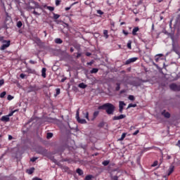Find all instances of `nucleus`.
Segmentation results:
<instances>
[{"label": "nucleus", "mask_w": 180, "mask_h": 180, "mask_svg": "<svg viewBox=\"0 0 180 180\" xmlns=\"http://www.w3.org/2000/svg\"><path fill=\"white\" fill-rule=\"evenodd\" d=\"M98 110H105L106 113L108 115H113V113H115V109H116V108L113 105V104L106 103L102 105L98 106Z\"/></svg>", "instance_id": "obj_1"}, {"label": "nucleus", "mask_w": 180, "mask_h": 180, "mask_svg": "<svg viewBox=\"0 0 180 180\" xmlns=\"http://www.w3.org/2000/svg\"><path fill=\"white\" fill-rule=\"evenodd\" d=\"M76 119L78 123H80L81 124H86V120L85 119H81L79 117V108L76 112Z\"/></svg>", "instance_id": "obj_2"}, {"label": "nucleus", "mask_w": 180, "mask_h": 180, "mask_svg": "<svg viewBox=\"0 0 180 180\" xmlns=\"http://www.w3.org/2000/svg\"><path fill=\"white\" fill-rule=\"evenodd\" d=\"M126 106V103L124 101H119V112L123 113V109Z\"/></svg>", "instance_id": "obj_3"}, {"label": "nucleus", "mask_w": 180, "mask_h": 180, "mask_svg": "<svg viewBox=\"0 0 180 180\" xmlns=\"http://www.w3.org/2000/svg\"><path fill=\"white\" fill-rule=\"evenodd\" d=\"M137 60H139V58H131L126 60L125 65H129V64H131V63H135V61H137Z\"/></svg>", "instance_id": "obj_4"}, {"label": "nucleus", "mask_w": 180, "mask_h": 180, "mask_svg": "<svg viewBox=\"0 0 180 180\" xmlns=\"http://www.w3.org/2000/svg\"><path fill=\"white\" fill-rule=\"evenodd\" d=\"M6 44H3L1 46V50H5L6 49H8L9 46H11V41H5Z\"/></svg>", "instance_id": "obj_5"}, {"label": "nucleus", "mask_w": 180, "mask_h": 180, "mask_svg": "<svg viewBox=\"0 0 180 180\" xmlns=\"http://www.w3.org/2000/svg\"><path fill=\"white\" fill-rule=\"evenodd\" d=\"M126 117V115L121 114L120 116H114L112 117V120H120L122 119H124Z\"/></svg>", "instance_id": "obj_6"}, {"label": "nucleus", "mask_w": 180, "mask_h": 180, "mask_svg": "<svg viewBox=\"0 0 180 180\" xmlns=\"http://www.w3.org/2000/svg\"><path fill=\"white\" fill-rule=\"evenodd\" d=\"M169 88H170V89H172V91H179V86L176 84H170Z\"/></svg>", "instance_id": "obj_7"}, {"label": "nucleus", "mask_w": 180, "mask_h": 180, "mask_svg": "<svg viewBox=\"0 0 180 180\" xmlns=\"http://www.w3.org/2000/svg\"><path fill=\"white\" fill-rule=\"evenodd\" d=\"M175 169V166L171 165L168 169L167 176H169L172 172H174V170Z\"/></svg>", "instance_id": "obj_8"}, {"label": "nucleus", "mask_w": 180, "mask_h": 180, "mask_svg": "<svg viewBox=\"0 0 180 180\" xmlns=\"http://www.w3.org/2000/svg\"><path fill=\"white\" fill-rule=\"evenodd\" d=\"M162 115L166 117V119H169V117H171V114L168 112H165V110L162 112Z\"/></svg>", "instance_id": "obj_9"}, {"label": "nucleus", "mask_w": 180, "mask_h": 180, "mask_svg": "<svg viewBox=\"0 0 180 180\" xmlns=\"http://www.w3.org/2000/svg\"><path fill=\"white\" fill-rule=\"evenodd\" d=\"M161 57H164V54H162V53H159V54L156 55V56H155V61L156 63H158V61H160V59L161 58Z\"/></svg>", "instance_id": "obj_10"}, {"label": "nucleus", "mask_w": 180, "mask_h": 180, "mask_svg": "<svg viewBox=\"0 0 180 180\" xmlns=\"http://www.w3.org/2000/svg\"><path fill=\"white\" fill-rule=\"evenodd\" d=\"M9 120H10V118H9V116H8V115H4V116H3V117L1 118V122H9Z\"/></svg>", "instance_id": "obj_11"}, {"label": "nucleus", "mask_w": 180, "mask_h": 180, "mask_svg": "<svg viewBox=\"0 0 180 180\" xmlns=\"http://www.w3.org/2000/svg\"><path fill=\"white\" fill-rule=\"evenodd\" d=\"M140 30V28L139 27H135L132 30V34L133 36H137V32Z\"/></svg>", "instance_id": "obj_12"}, {"label": "nucleus", "mask_w": 180, "mask_h": 180, "mask_svg": "<svg viewBox=\"0 0 180 180\" xmlns=\"http://www.w3.org/2000/svg\"><path fill=\"white\" fill-rule=\"evenodd\" d=\"M46 70H47L46 69V68H43L42 70H41V77L43 78H46Z\"/></svg>", "instance_id": "obj_13"}, {"label": "nucleus", "mask_w": 180, "mask_h": 180, "mask_svg": "<svg viewBox=\"0 0 180 180\" xmlns=\"http://www.w3.org/2000/svg\"><path fill=\"white\" fill-rule=\"evenodd\" d=\"M27 172L29 174V175H32V174L34 172V167H32L29 169H27Z\"/></svg>", "instance_id": "obj_14"}, {"label": "nucleus", "mask_w": 180, "mask_h": 180, "mask_svg": "<svg viewBox=\"0 0 180 180\" xmlns=\"http://www.w3.org/2000/svg\"><path fill=\"white\" fill-rule=\"evenodd\" d=\"M79 88H81L82 89H85L86 86H88L86 84H84V83H80L78 85Z\"/></svg>", "instance_id": "obj_15"}, {"label": "nucleus", "mask_w": 180, "mask_h": 180, "mask_svg": "<svg viewBox=\"0 0 180 180\" xmlns=\"http://www.w3.org/2000/svg\"><path fill=\"white\" fill-rule=\"evenodd\" d=\"M108 30H103V35L105 39H109V34H108Z\"/></svg>", "instance_id": "obj_16"}, {"label": "nucleus", "mask_w": 180, "mask_h": 180, "mask_svg": "<svg viewBox=\"0 0 180 180\" xmlns=\"http://www.w3.org/2000/svg\"><path fill=\"white\" fill-rule=\"evenodd\" d=\"M76 172L78 175H84V172L79 168L77 169Z\"/></svg>", "instance_id": "obj_17"}, {"label": "nucleus", "mask_w": 180, "mask_h": 180, "mask_svg": "<svg viewBox=\"0 0 180 180\" xmlns=\"http://www.w3.org/2000/svg\"><path fill=\"white\" fill-rule=\"evenodd\" d=\"M83 115H84V117H86V119H87V120H89V112H88V111L83 112Z\"/></svg>", "instance_id": "obj_18"}, {"label": "nucleus", "mask_w": 180, "mask_h": 180, "mask_svg": "<svg viewBox=\"0 0 180 180\" xmlns=\"http://www.w3.org/2000/svg\"><path fill=\"white\" fill-rule=\"evenodd\" d=\"M55 43H56V44H61L63 43V41L61 39L57 38L55 39Z\"/></svg>", "instance_id": "obj_19"}, {"label": "nucleus", "mask_w": 180, "mask_h": 180, "mask_svg": "<svg viewBox=\"0 0 180 180\" xmlns=\"http://www.w3.org/2000/svg\"><path fill=\"white\" fill-rule=\"evenodd\" d=\"M98 71H99V69L98 68H93L90 72L91 74H96L98 72Z\"/></svg>", "instance_id": "obj_20"}, {"label": "nucleus", "mask_w": 180, "mask_h": 180, "mask_svg": "<svg viewBox=\"0 0 180 180\" xmlns=\"http://www.w3.org/2000/svg\"><path fill=\"white\" fill-rule=\"evenodd\" d=\"M136 107H137V104L129 103L127 109H130V108H136Z\"/></svg>", "instance_id": "obj_21"}, {"label": "nucleus", "mask_w": 180, "mask_h": 180, "mask_svg": "<svg viewBox=\"0 0 180 180\" xmlns=\"http://www.w3.org/2000/svg\"><path fill=\"white\" fill-rule=\"evenodd\" d=\"M98 115H99V111H95L93 114L94 119H96V117H98Z\"/></svg>", "instance_id": "obj_22"}, {"label": "nucleus", "mask_w": 180, "mask_h": 180, "mask_svg": "<svg viewBox=\"0 0 180 180\" xmlns=\"http://www.w3.org/2000/svg\"><path fill=\"white\" fill-rule=\"evenodd\" d=\"M27 72H28V74H34L36 72V70L28 68L27 69Z\"/></svg>", "instance_id": "obj_23"}, {"label": "nucleus", "mask_w": 180, "mask_h": 180, "mask_svg": "<svg viewBox=\"0 0 180 180\" xmlns=\"http://www.w3.org/2000/svg\"><path fill=\"white\" fill-rule=\"evenodd\" d=\"M126 133H123L121 136V139H119L120 141H123V140H124V138L126 137Z\"/></svg>", "instance_id": "obj_24"}, {"label": "nucleus", "mask_w": 180, "mask_h": 180, "mask_svg": "<svg viewBox=\"0 0 180 180\" xmlns=\"http://www.w3.org/2000/svg\"><path fill=\"white\" fill-rule=\"evenodd\" d=\"M52 137H53V133H51V132H48L47 134H46V138H47L48 139H51Z\"/></svg>", "instance_id": "obj_25"}, {"label": "nucleus", "mask_w": 180, "mask_h": 180, "mask_svg": "<svg viewBox=\"0 0 180 180\" xmlns=\"http://www.w3.org/2000/svg\"><path fill=\"white\" fill-rule=\"evenodd\" d=\"M38 153H39V154H41V155H44V154H46V150L41 149Z\"/></svg>", "instance_id": "obj_26"}, {"label": "nucleus", "mask_w": 180, "mask_h": 180, "mask_svg": "<svg viewBox=\"0 0 180 180\" xmlns=\"http://www.w3.org/2000/svg\"><path fill=\"white\" fill-rule=\"evenodd\" d=\"M22 26H23V23H22V21H18L17 22V27L20 28L22 27Z\"/></svg>", "instance_id": "obj_27"}, {"label": "nucleus", "mask_w": 180, "mask_h": 180, "mask_svg": "<svg viewBox=\"0 0 180 180\" xmlns=\"http://www.w3.org/2000/svg\"><path fill=\"white\" fill-rule=\"evenodd\" d=\"M76 4H78V2H75L70 7H66L65 8V11H70V9H71V6H74V5H75Z\"/></svg>", "instance_id": "obj_28"}, {"label": "nucleus", "mask_w": 180, "mask_h": 180, "mask_svg": "<svg viewBox=\"0 0 180 180\" xmlns=\"http://www.w3.org/2000/svg\"><path fill=\"white\" fill-rule=\"evenodd\" d=\"M92 178H93V176L92 175H87V176H86V177L84 178V180H91V179H92Z\"/></svg>", "instance_id": "obj_29"}, {"label": "nucleus", "mask_w": 180, "mask_h": 180, "mask_svg": "<svg viewBox=\"0 0 180 180\" xmlns=\"http://www.w3.org/2000/svg\"><path fill=\"white\" fill-rule=\"evenodd\" d=\"M103 165H104V167H106L108 165H109V160H105L102 162Z\"/></svg>", "instance_id": "obj_30"}, {"label": "nucleus", "mask_w": 180, "mask_h": 180, "mask_svg": "<svg viewBox=\"0 0 180 180\" xmlns=\"http://www.w3.org/2000/svg\"><path fill=\"white\" fill-rule=\"evenodd\" d=\"M110 178H111L112 180H119V176H117L111 175Z\"/></svg>", "instance_id": "obj_31"}, {"label": "nucleus", "mask_w": 180, "mask_h": 180, "mask_svg": "<svg viewBox=\"0 0 180 180\" xmlns=\"http://www.w3.org/2000/svg\"><path fill=\"white\" fill-rule=\"evenodd\" d=\"M117 87L115 88V91H120V83H116Z\"/></svg>", "instance_id": "obj_32"}, {"label": "nucleus", "mask_w": 180, "mask_h": 180, "mask_svg": "<svg viewBox=\"0 0 180 180\" xmlns=\"http://www.w3.org/2000/svg\"><path fill=\"white\" fill-rule=\"evenodd\" d=\"M6 95V91H3L0 94V98H5V96Z\"/></svg>", "instance_id": "obj_33"}, {"label": "nucleus", "mask_w": 180, "mask_h": 180, "mask_svg": "<svg viewBox=\"0 0 180 180\" xmlns=\"http://www.w3.org/2000/svg\"><path fill=\"white\" fill-rule=\"evenodd\" d=\"M178 49H180V48L179 47L174 48V51H175V53H176V54H179V50Z\"/></svg>", "instance_id": "obj_34"}, {"label": "nucleus", "mask_w": 180, "mask_h": 180, "mask_svg": "<svg viewBox=\"0 0 180 180\" xmlns=\"http://www.w3.org/2000/svg\"><path fill=\"white\" fill-rule=\"evenodd\" d=\"M111 25V30H113V28L115 27V22L110 21Z\"/></svg>", "instance_id": "obj_35"}, {"label": "nucleus", "mask_w": 180, "mask_h": 180, "mask_svg": "<svg viewBox=\"0 0 180 180\" xmlns=\"http://www.w3.org/2000/svg\"><path fill=\"white\" fill-rule=\"evenodd\" d=\"M58 18H60V15L53 13V19H58Z\"/></svg>", "instance_id": "obj_36"}, {"label": "nucleus", "mask_w": 180, "mask_h": 180, "mask_svg": "<svg viewBox=\"0 0 180 180\" xmlns=\"http://www.w3.org/2000/svg\"><path fill=\"white\" fill-rule=\"evenodd\" d=\"M128 99H129V101H134V96L133 95L129 96Z\"/></svg>", "instance_id": "obj_37"}, {"label": "nucleus", "mask_w": 180, "mask_h": 180, "mask_svg": "<svg viewBox=\"0 0 180 180\" xmlns=\"http://www.w3.org/2000/svg\"><path fill=\"white\" fill-rule=\"evenodd\" d=\"M127 47L129 50H131V41L127 43Z\"/></svg>", "instance_id": "obj_38"}, {"label": "nucleus", "mask_w": 180, "mask_h": 180, "mask_svg": "<svg viewBox=\"0 0 180 180\" xmlns=\"http://www.w3.org/2000/svg\"><path fill=\"white\" fill-rule=\"evenodd\" d=\"M47 9H49V11H50L51 12H53V11H54V7L47 6Z\"/></svg>", "instance_id": "obj_39"}, {"label": "nucleus", "mask_w": 180, "mask_h": 180, "mask_svg": "<svg viewBox=\"0 0 180 180\" xmlns=\"http://www.w3.org/2000/svg\"><path fill=\"white\" fill-rule=\"evenodd\" d=\"M61 4V0H56V6H58Z\"/></svg>", "instance_id": "obj_40"}, {"label": "nucleus", "mask_w": 180, "mask_h": 180, "mask_svg": "<svg viewBox=\"0 0 180 180\" xmlns=\"http://www.w3.org/2000/svg\"><path fill=\"white\" fill-rule=\"evenodd\" d=\"M4 84H5V80H4V79H0V86H2Z\"/></svg>", "instance_id": "obj_41"}, {"label": "nucleus", "mask_w": 180, "mask_h": 180, "mask_svg": "<svg viewBox=\"0 0 180 180\" xmlns=\"http://www.w3.org/2000/svg\"><path fill=\"white\" fill-rule=\"evenodd\" d=\"M7 99L8 101H12V99H13V96H12L11 95H8Z\"/></svg>", "instance_id": "obj_42"}, {"label": "nucleus", "mask_w": 180, "mask_h": 180, "mask_svg": "<svg viewBox=\"0 0 180 180\" xmlns=\"http://www.w3.org/2000/svg\"><path fill=\"white\" fill-rule=\"evenodd\" d=\"M97 13L98 14V15H103V11H102L101 10H97Z\"/></svg>", "instance_id": "obj_43"}, {"label": "nucleus", "mask_w": 180, "mask_h": 180, "mask_svg": "<svg viewBox=\"0 0 180 180\" xmlns=\"http://www.w3.org/2000/svg\"><path fill=\"white\" fill-rule=\"evenodd\" d=\"M157 165H158V161H155L152 165V167H157Z\"/></svg>", "instance_id": "obj_44"}, {"label": "nucleus", "mask_w": 180, "mask_h": 180, "mask_svg": "<svg viewBox=\"0 0 180 180\" xmlns=\"http://www.w3.org/2000/svg\"><path fill=\"white\" fill-rule=\"evenodd\" d=\"M20 77L22 78V79H25V77H26V75L25 74H23V73H21L20 75Z\"/></svg>", "instance_id": "obj_45"}, {"label": "nucleus", "mask_w": 180, "mask_h": 180, "mask_svg": "<svg viewBox=\"0 0 180 180\" xmlns=\"http://www.w3.org/2000/svg\"><path fill=\"white\" fill-rule=\"evenodd\" d=\"M139 133H140V131L139 130H136L135 132H134L132 134L133 136H137V134H139Z\"/></svg>", "instance_id": "obj_46"}, {"label": "nucleus", "mask_w": 180, "mask_h": 180, "mask_svg": "<svg viewBox=\"0 0 180 180\" xmlns=\"http://www.w3.org/2000/svg\"><path fill=\"white\" fill-rule=\"evenodd\" d=\"M56 95H60V89H56Z\"/></svg>", "instance_id": "obj_47"}, {"label": "nucleus", "mask_w": 180, "mask_h": 180, "mask_svg": "<svg viewBox=\"0 0 180 180\" xmlns=\"http://www.w3.org/2000/svg\"><path fill=\"white\" fill-rule=\"evenodd\" d=\"M122 33L123 34H124L125 36H127L129 34V32H127L126 30H122Z\"/></svg>", "instance_id": "obj_48"}, {"label": "nucleus", "mask_w": 180, "mask_h": 180, "mask_svg": "<svg viewBox=\"0 0 180 180\" xmlns=\"http://www.w3.org/2000/svg\"><path fill=\"white\" fill-rule=\"evenodd\" d=\"M37 160V158H31L30 161H32V162H34Z\"/></svg>", "instance_id": "obj_49"}, {"label": "nucleus", "mask_w": 180, "mask_h": 180, "mask_svg": "<svg viewBox=\"0 0 180 180\" xmlns=\"http://www.w3.org/2000/svg\"><path fill=\"white\" fill-rule=\"evenodd\" d=\"M13 113H15V111L11 112V113H9L7 116H8V117H11V116L13 115Z\"/></svg>", "instance_id": "obj_50"}, {"label": "nucleus", "mask_w": 180, "mask_h": 180, "mask_svg": "<svg viewBox=\"0 0 180 180\" xmlns=\"http://www.w3.org/2000/svg\"><path fill=\"white\" fill-rule=\"evenodd\" d=\"M36 61H34V60H30V64H36Z\"/></svg>", "instance_id": "obj_51"}, {"label": "nucleus", "mask_w": 180, "mask_h": 180, "mask_svg": "<svg viewBox=\"0 0 180 180\" xmlns=\"http://www.w3.org/2000/svg\"><path fill=\"white\" fill-rule=\"evenodd\" d=\"M130 130H136V127L131 126V127H130Z\"/></svg>", "instance_id": "obj_52"}, {"label": "nucleus", "mask_w": 180, "mask_h": 180, "mask_svg": "<svg viewBox=\"0 0 180 180\" xmlns=\"http://www.w3.org/2000/svg\"><path fill=\"white\" fill-rule=\"evenodd\" d=\"M13 137L11 135H8V140H12Z\"/></svg>", "instance_id": "obj_53"}, {"label": "nucleus", "mask_w": 180, "mask_h": 180, "mask_svg": "<svg viewBox=\"0 0 180 180\" xmlns=\"http://www.w3.org/2000/svg\"><path fill=\"white\" fill-rule=\"evenodd\" d=\"M33 13H34V15H40V14H39V13H37L36 11H33Z\"/></svg>", "instance_id": "obj_54"}, {"label": "nucleus", "mask_w": 180, "mask_h": 180, "mask_svg": "<svg viewBox=\"0 0 180 180\" xmlns=\"http://www.w3.org/2000/svg\"><path fill=\"white\" fill-rule=\"evenodd\" d=\"M86 56L87 57H89V56H91V53L87 52V53H86Z\"/></svg>", "instance_id": "obj_55"}, {"label": "nucleus", "mask_w": 180, "mask_h": 180, "mask_svg": "<svg viewBox=\"0 0 180 180\" xmlns=\"http://www.w3.org/2000/svg\"><path fill=\"white\" fill-rule=\"evenodd\" d=\"M103 126V123H100L99 124H98V127H102Z\"/></svg>", "instance_id": "obj_56"}, {"label": "nucleus", "mask_w": 180, "mask_h": 180, "mask_svg": "<svg viewBox=\"0 0 180 180\" xmlns=\"http://www.w3.org/2000/svg\"><path fill=\"white\" fill-rule=\"evenodd\" d=\"M70 53H74V49L73 48H70Z\"/></svg>", "instance_id": "obj_57"}, {"label": "nucleus", "mask_w": 180, "mask_h": 180, "mask_svg": "<svg viewBox=\"0 0 180 180\" xmlns=\"http://www.w3.org/2000/svg\"><path fill=\"white\" fill-rule=\"evenodd\" d=\"M120 25H121V26H123V25H126V22H122L120 23Z\"/></svg>", "instance_id": "obj_58"}, {"label": "nucleus", "mask_w": 180, "mask_h": 180, "mask_svg": "<svg viewBox=\"0 0 180 180\" xmlns=\"http://www.w3.org/2000/svg\"><path fill=\"white\" fill-rule=\"evenodd\" d=\"M34 5H36V6H39V4H37V2H34Z\"/></svg>", "instance_id": "obj_59"}, {"label": "nucleus", "mask_w": 180, "mask_h": 180, "mask_svg": "<svg viewBox=\"0 0 180 180\" xmlns=\"http://www.w3.org/2000/svg\"><path fill=\"white\" fill-rule=\"evenodd\" d=\"M179 145H180V140L178 141L176 146H179Z\"/></svg>", "instance_id": "obj_60"}, {"label": "nucleus", "mask_w": 180, "mask_h": 180, "mask_svg": "<svg viewBox=\"0 0 180 180\" xmlns=\"http://www.w3.org/2000/svg\"><path fill=\"white\" fill-rule=\"evenodd\" d=\"M44 34H45V37L47 36V32L44 31Z\"/></svg>", "instance_id": "obj_61"}, {"label": "nucleus", "mask_w": 180, "mask_h": 180, "mask_svg": "<svg viewBox=\"0 0 180 180\" xmlns=\"http://www.w3.org/2000/svg\"><path fill=\"white\" fill-rule=\"evenodd\" d=\"M124 90H122L120 91V94H124Z\"/></svg>", "instance_id": "obj_62"}, {"label": "nucleus", "mask_w": 180, "mask_h": 180, "mask_svg": "<svg viewBox=\"0 0 180 180\" xmlns=\"http://www.w3.org/2000/svg\"><path fill=\"white\" fill-rule=\"evenodd\" d=\"M78 57H81V54H80V53H78V54H77V58H78Z\"/></svg>", "instance_id": "obj_63"}, {"label": "nucleus", "mask_w": 180, "mask_h": 180, "mask_svg": "<svg viewBox=\"0 0 180 180\" xmlns=\"http://www.w3.org/2000/svg\"><path fill=\"white\" fill-rule=\"evenodd\" d=\"M180 91V85L179 86V91Z\"/></svg>", "instance_id": "obj_64"}]
</instances>
